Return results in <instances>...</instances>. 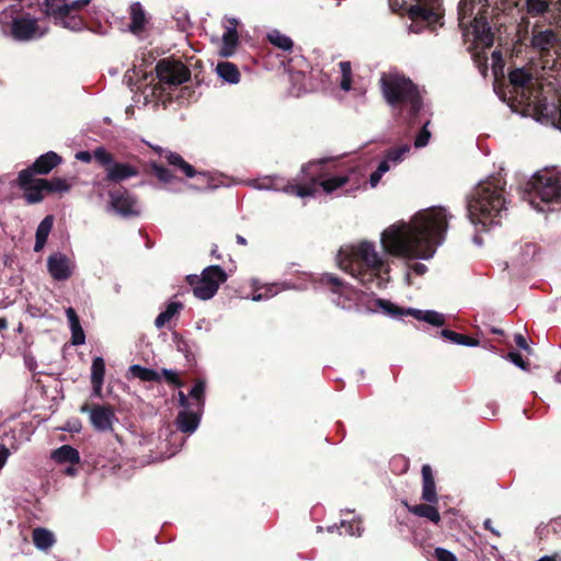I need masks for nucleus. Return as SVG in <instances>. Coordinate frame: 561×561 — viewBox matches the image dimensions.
I'll list each match as a JSON object with an SVG mask.
<instances>
[{"label": "nucleus", "instance_id": "nucleus-26", "mask_svg": "<svg viewBox=\"0 0 561 561\" xmlns=\"http://www.w3.org/2000/svg\"><path fill=\"white\" fill-rule=\"evenodd\" d=\"M105 375V363L104 359L100 356H96L92 360L91 366V383L93 388V396L101 397L102 387L104 382Z\"/></svg>", "mask_w": 561, "mask_h": 561}, {"label": "nucleus", "instance_id": "nucleus-20", "mask_svg": "<svg viewBox=\"0 0 561 561\" xmlns=\"http://www.w3.org/2000/svg\"><path fill=\"white\" fill-rule=\"evenodd\" d=\"M239 21L236 18H226L224 22L225 32L222 34V46L220 54L225 57L231 56L239 43V35L237 27Z\"/></svg>", "mask_w": 561, "mask_h": 561}, {"label": "nucleus", "instance_id": "nucleus-49", "mask_svg": "<svg viewBox=\"0 0 561 561\" xmlns=\"http://www.w3.org/2000/svg\"><path fill=\"white\" fill-rule=\"evenodd\" d=\"M435 557L437 561H457V558L450 551L444 548H436Z\"/></svg>", "mask_w": 561, "mask_h": 561}, {"label": "nucleus", "instance_id": "nucleus-11", "mask_svg": "<svg viewBox=\"0 0 561 561\" xmlns=\"http://www.w3.org/2000/svg\"><path fill=\"white\" fill-rule=\"evenodd\" d=\"M45 13L54 20L55 24L72 32L83 30V20L77 14L69 13V5L66 0H45Z\"/></svg>", "mask_w": 561, "mask_h": 561}, {"label": "nucleus", "instance_id": "nucleus-12", "mask_svg": "<svg viewBox=\"0 0 561 561\" xmlns=\"http://www.w3.org/2000/svg\"><path fill=\"white\" fill-rule=\"evenodd\" d=\"M156 69L160 81L172 85L186 82L191 76L186 66L178 60L162 59L158 62Z\"/></svg>", "mask_w": 561, "mask_h": 561}, {"label": "nucleus", "instance_id": "nucleus-37", "mask_svg": "<svg viewBox=\"0 0 561 561\" xmlns=\"http://www.w3.org/2000/svg\"><path fill=\"white\" fill-rule=\"evenodd\" d=\"M409 511L412 514H414L419 517H424V518L433 522L436 525L440 522V515H439L437 508L432 505L419 504V505L409 507Z\"/></svg>", "mask_w": 561, "mask_h": 561}, {"label": "nucleus", "instance_id": "nucleus-45", "mask_svg": "<svg viewBox=\"0 0 561 561\" xmlns=\"http://www.w3.org/2000/svg\"><path fill=\"white\" fill-rule=\"evenodd\" d=\"M428 125H430V121L425 122L422 129L419 131V134L416 135L415 139H414V147L420 149V148H423L425 146H427L428 141H430V138H431V133L428 130Z\"/></svg>", "mask_w": 561, "mask_h": 561}, {"label": "nucleus", "instance_id": "nucleus-2", "mask_svg": "<svg viewBox=\"0 0 561 561\" xmlns=\"http://www.w3.org/2000/svg\"><path fill=\"white\" fill-rule=\"evenodd\" d=\"M506 182L501 174L480 181L467 196L470 222L480 231L501 224L506 215Z\"/></svg>", "mask_w": 561, "mask_h": 561}, {"label": "nucleus", "instance_id": "nucleus-5", "mask_svg": "<svg viewBox=\"0 0 561 561\" xmlns=\"http://www.w3.org/2000/svg\"><path fill=\"white\" fill-rule=\"evenodd\" d=\"M380 88L387 103L392 107L407 106L411 115H416L422 107V99L416 85L398 72H383Z\"/></svg>", "mask_w": 561, "mask_h": 561}, {"label": "nucleus", "instance_id": "nucleus-55", "mask_svg": "<svg viewBox=\"0 0 561 561\" xmlns=\"http://www.w3.org/2000/svg\"><path fill=\"white\" fill-rule=\"evenodd\" d=\"M409 271H412L416 275H423L427 272V266L423 263H413L409 265Z\"/></svg>", "mask_w": 561, "mask_h": 561}, {"label": "nucleus", "instance_id": "nucleus-30", "mask_svg": "<svg viewBox=\"0 0 561 561\" xmlns=\"http://www.w3.org/2000/svg\"><path fill=\"white\" fill-rule=\"evenodd\" d=\"M53 224H54L53 216H46L37 226L36 233H35V244H34L35 252H39L44 248V245L47 241V238L51 231Z\"/></svg>", "mask_w": 561, "mask_h": 561}, {"label": "nucleus", "instance_id": "nucleus-29", "mask_svg": "<svg viewBox=\"0 0 561 561\" xmlns=\"http://www.w3.org/2000/svg\"><path fill=\"white\" fill-rule=\"evenodd\" d=\"M51 458L58 463L76 465L80 461L79 451L70 445H62L51 453Z\"/></svg>", "mask_w": 561, "mask_h": 561}, {"label": "nucleus", "instance_id": "nucleus-63", "mask_svg": "<svg viewBox=\"0 0 561 561\" xmlns=\"http://www.w3.org/2000/svg\"><path fill=\"white\" fill-rule=\"evenodd\" d=\"M525 249H526V255L530 256V255H534V254H535V250H536V248H535V245H534V244H531V243H527V244L525 245Z\"/></svg>", "mask_w": 561, "mask_h": 561}, {"label": "nucleus", "instance_id": "nucleus-35", "mask_svg": "<svg viewBox=\"0 0 561 561\" xmlns=\"http://www.w3.org/2000/svg\"><path fill=\"white\" fill-rule=\"evenodd\" d=\"M183 309V304L180 301H171L167 305L164 311L160 312L154 320V325L158 329L163 328L173 317L179 314Z\"/></svg>", "mask_w": 561, "mask_h": 561}, {"label": "nucleus", "instance_id": "nucleus-32", "mask_svg": "<svg viewBox=\"0 0 561 561\" xmlns=\"http://www.w3.org/2000/svg\"><path fill=\"white\" fill-rule=\"evenodd\" d=\"M151 170L153 174L158 178V180L164 184H168V190L171 192H180V188H176L174 184L179 183L180 180L175 178L171 171L156 162L151 163Z\"/></svg>", "mask_w": 561, "mask_h": 561}, {"label": "nucleus", "instance_id": "nucleus-15", "mask_svg": "<svg viewBox=\"0 0 561 561\" xmlns=\"http://www.w3.org/2000/svg\"><path fill=\"white\" fill-rule=\"evenodd\" d=\"M277 178H264L251 182V186L260 191H283L287 194H294L298 197L313 196L314 187L289 183L280 186Z\"/></svg>", "mask_w": 561, "mask_h": 561}, {"label": "nucleus", "instance_id": "nucleus-17", "mask_svg": "<svg viewBox=\"0 0 561 561\" xmlns=\"http://www.w3.org/2000/svg\"><path fill=\"white\" fill-rule=\"evenodd\" d=\"M61 163V158L54 151H48L39 156L35 162L21 171V180L26 183L28 178L35 174H48L55 167Z\"/></svg>", "mask_w": 561, "mask_h": 561}, {"label": "nucleus", "instance_id": "nucleus-28", "mask_svg": "<svg viewBox=\"0 0 561 561\" xmlns=\"http://www.w3.org/2000/svg\"><path fill=\"white\" fill-rule=\"evenodd\" d=\"M66 316L69 321V327L71 331V343L73 345H82L85 342V335L83 329L80 324L79 317L76 310L71 307L66 309Z\"/></svg>", "mask_w": 561, "mask_h": 561}, {"label": "nucleus", "instance_id": "nucleus-38", "mask_svg": "<svg viewBox=\"0 0 561 561\" xmlns=\"http://www.w3.org/2000/svg\"><path fill=\"white\" fill-rule=\"evenodd\" d=\"M268 42L284 50V51H290L293 49L294 43L291 38L283 33H280L278 30H272L266 35Z\"/></svg>", "mask_w": 561, "mask_h": 561}, {"label": "nucleus", "instance_id": "nucleus-52", "mask_svg": "<svg viewBox=\"0 0 561 561\" xmlns=\"http://www.w3.org/2000/svg\"><path fill=\"white\" fill-rule=\"evenodd\" d=\"M90 2H91V0H75V1L68 3L69 13L75 14L73 11H77V10L82 9L83 7H87Z\"/></svg>", "mask_w": 561, "mask_h": 561}, {"label": "nucleus", "instance_id": "nucleus-4", "mask_svg": "<svg viewBox=\"0 0 561 561\" xmlns=\"http://www.w3.org/2000/svg\"><path fill=\"white\" fill-rule=\"evenodd\" d=\"M321 283L328 286L332 302L342 309H356L359 312L381 311V306L375 302L383 300L382 298L358 290L332 274H323Z\"/></svg>", "mask_w": 561, "mask_h": 561}, {"label": "nucleus", "instance_id": "nucleus-23", "mask_svg": "<svg viewBox=\"0 0 561 561\" xmlns=\"http://www.w3.org/2000/svg\"><path fill=\"white\" fill-rule=\"evenodd\" d=\"M42 179H34L28 178L26 183H23L21 180V172L19 173V185L24 192V198L28 204H36L39 203L44 195L43 193L46 192V186L39 184Z\"/></svg>", "mask_w": 561, "mask_h": 561}, {"label": "nucleus", "instance_id": "nucleus-46", "mask_svg": "<svg viewBox=\"0 0 561 561\" xmlns=\"http://www.w3.org/2000/svg\"><path fill=\"white\" fill-rule=\"evenodd\" d=\"M93 157L101 165L106 167V169L114 163L113 156L102 147L94 150Z\"/></svg>", "mask_w": 561, "mask_h": 561}, {"label": "nucleus", "instance_id": "nucleus-7", "mask_svg": "<svg viewBox=\"0 0 561 561\" xmlns=\"http://www.w3.org/2000/svg\"><path fill=\"white\" fill-rule=\"evenodd\" d=\"M392 11L407 13L412 20L411 30L419 32L416 27L420 23H425L430 27L440 25L443 9L440 0H389Z\"/></svg>", "mask_w": 561, "mask_h": 561}, {"label": "nucleus", "instance_id": "nucleus-8", "mask_svg": "<svg viewBox=\"0 0 561 561\" xmlns=\"http://www.w3.org/2000/svg\"><path fill=\"white\" fill-rule=\"evenodd\" d=\"M16 12L15 5H12L0 14V25L3 34H10L18 42H28L46 34V30H39L35 18L31 15L13 16V13Z\"/></svg>", "mask_w": 561, "mask_h": 561}, {"label": "nucleus", "instance_id": "nucleus-31", "mask_svg": "<svg viewBox=\"0 0 561 561\" xmlns=\"http://www.w3.org/2000/svg\"><path fill=\"white\" fill-rule=\"evenodd\" d=\"M34 546L42 551H47L55 543V535L46 528H35L32 534Z\"/></svg>", "mask_w": 561, "mask_h": 561}, {"label": "nucleus", "instance_id": "nucleus-53", "mask_svg": "<svg viewBox=\"0 0 561 561\" xmlns=\"http://www.w3.org/2000/svg\"><path fill=\"white\" fill-rule=\"evenodd\" d=\"M90 2H91V0H75V1L68 3L69 13L75 14L73 11H77V10L82 9L83 7H87Z\"/></svg>", "mask_w": 561, "mask_h": 561}, {"label": "nucleus", "instance_id": "nucleus-64", "mask_svg": "<svg viewBox=\"0 0 561 561\" xmlns=\"http://www.w3.org/2000/svg\"><path fill=\"white\" fill-rule=\"evenodd\" d=\"M492 59H493V61H494V62H499V61H501V60H502V54H501V51H499V50H494V51L492 53Z\"/></svg>", "mask_w": 561, "mask_h": 561}, {"label": "nucleus", "instance_id": "nucleus-43", "mask_svg": "<svg viewBox=\"0 0 561 561\" xmlns=\"http://www.w3.org/2000/svg\"><path fill=\"white\" fill-rule=\"evenodd\" d=\"M39 184L46 186V192L66 193L70 190V185L61 178L44 179L41 180Z\"/></svg>", "mask_w": 561, "mask_h": 561}, {"label": "nucleus", "instance_id": "nucleus-61", "mask_svg": "<svg viewBox=\"0 0 561 561\" xmlns=\"http://www.w3.org/2000/svg\"><path fill=\"white\" fill-rule=\"evenodd\" d=\"M196 329L197 330H203L205 329V331H210V325L209 323L205 320V319H201L196 322Z\"/></svg>", "mask_w": 561, "mask_h": 561}, {"label": "nucleus", "instance_id": "nucleus-50", "mask_svg": "<svg viewBox=\"0 0 561 561\" xmlns=\"http://www.w3.org/2000/svg\"><path fill=\"white\" fill-rule=\"evenodd\" d=\"M322 162L321 161H318V162H309L308 164H305L302 165L301 168V173L302 174H307L309 175L310 174V180L312 183L316 182V174L313 173V169L317 168L318 165H320Z\"/></svg>", "mask_w": 561, "mask_h": 561}, {"label": "nucleus", "instance_id": "nucleus-3", "mask_svg": "<svg viewBox=\"0 0 561 561\" xmlns=\"http://www.w3.org/2000/svg\"><path fill=\"white\" fill-rule=\"evenodd\" d=\"M524 198L539 213L561 210V170L543 169L526 184Z\"/></svg>", "mask_w": 561, "mask_h": 561}, {"label": "nucleus", "instance_id": "nucleus-57", "mask_svg": "<svg viewBox=\"0 0 561 561\" xmlns=\"http://www.w3.org/2000/svg\"><path fill=\"white\" fill-rule=\"evenodd\" d=\"M9 455H10L9 449L3 444H0V470L5 465V462L9 458Z\"/></svg>", "mask_w": 561, "mask_h": 561}, {"label": "nucleus", "instance_id": "nucleus-21", "mask_svg": "<svg viewBox=\"0 0 561 561\" xmlns=\"http://www.w3.org/2000/svg\"><path fill=\"white\" fill-rule=\"evenodd\" d=\"M473 42L477 47L482 49L489 48L493 45V33L484 16H474L472 23Z\"/></svg>", "mask_w": 561, "mask_h": 561}, {"label": "nucleus", "instance_id": "nucleus-22", "mask_svg": "<svg viewBox=\"0 0 561 561\" xmlns=\"http://www.w3.org/2000/svg\"><path fill=\"white\" fill-rule=\"evenodd\" d=\"M410 151L411 146L408 144L389 148L383 152L382 159L379 163L386 165L387 171L389 172L390 170L401 164L407 159Z\"/></svg>", "mask_w": 561, "mask_h": 561}, {"label": "nucleus", "instance_id": "nucleus-25", "mask_svg": "<svg viewBox=\"0 0 561 561\" xmlns=\"http://www.w3.org/2000/svg\"><path fill=\"white\" fill-rule=\"evenodd\" d=\"M138 171L128 163L114 162L106 169V179L113 182H122L126 179L136 176Z\"/></svg>", "mask_w": 561, "mask_h": 561}, {"label": "nucleus", "instance_id": "nucleus-41", "mask_svg": "<svg viewBox=\"0 0 561 561\" xmlns=\"http://www.w3.org/2000/svg\"><path fill=\"white\" fill-rule=\"evenodd\" d=\"M129 374L133 377L138 378L142 381H159L160 380V376H159L158 371L150 369V368L142 367L138 364H134L129 367Z\"/></svg>", "mask_w": 561, "mask_h": 561}, {"label": "nucleus", "instance_id": "nucleus-54", "mask_svg": "<svg viewBox=\"0 0 561 561\" xmlns=\"http://www.w3.org/2000/svg\"><path fill=\"white\" fill-rule=\"evenodd\" d=\"M179 403L181 407L184 408V410H192L195 409L193 403L191 402L188 396H186L184 392H179Z\"/></svg>", "mask_w": 561, "mask_h": 561}, {"label": "nucleus", "instance_id": "nucleus-9", "mask_svg": "<svg viewBox=\"0 0 561 561\" xmlns=\"http://www.w3.org/2000/svg\"><path fill=\"white\" fill-rule=\"evenodd\" d=\"M227 280L226 272L219 265H210L203 270L199 276L188 275L187 282L193 294L201 300L213 298L221 284Z\"/></svg>", "mask_w": 561, "mask_h": 561}, {"label": "nucleus", "instance_id": "nucleus-18", "mask_svg": "<svg viewBox=\"0 0 561 561\" xmlns=\"http://www.w3.org/2000/svg\"><path fill=\"white\" fill-rule=\"evenodd\" d=\"M82 412L88 411L90 422L93 427L100 432L113 431V424L117 420L114 410L105 405H95L91 409L83 407Z\"/></svg>", "mask_w": 561, "mask_h": 561}, {"label": "nucleus", "instance_id": "nucleus-16", "mask_svg": "<svg viewBox=\"0 0 561 561\" xmlns=\"http://www.w3.org/2000/svg\"><path fill=\"white\" fill-rule=\"evenodd\" d=\"M531 47L541 56L552 57L561 48V41L552 30H534Z\"/></svg>", "mask_w": 561, "mask_h": 561}, {"label": "nucleus", "instance_id": "nucleus-39", "mask_svg": "<svg viewBox=\"0 0 561 561\" xmlns=\"http://www.w3.org/2000/svg\"><path fill=\"white\" fill-rule=\"evenodd\" d=\"M352 174H354L353 171L350 172L348 174L329 178L327 180L321 181L320 186L323 188L325 193H332L346 185L351 181Z\"/></svg>", "mask_w": 561, "mask_h": 561}, {"label": "nucleus", "instance_id": "nucleus-58", "mask_svg": "<svg viewBox=\"0 0 561 561\" xmlns=\"http://www.w3.org/2000/svg\"><path fill=\"white\" fill-rule=\"evenodd\" d=\"M76 159L89 163L92 160V154L89 151H79L76 153Z\"/></svg>", "mask_w": 561, "mask_h": 561}, {"label": "nucleus", "instance_id": "nucleus-6", "mask_svg": "<svg viewBox=\"0 0 561 561\" xmlns=\"http://www.w3.org/2000/svg\"><path fill=\"white\" fill-rule=\"evenodd\" d=\"M508 81V91L504 93L496 91V93L514 112L527 115L538 99L536 79L524 68H517L510 72Z\"/></svg>", "mask_w": 561, "mask_h": 561}, {"label": "nucleus", "instance_id": "nucleus-13", "mask_svg": "<svg viewBox=\"0 0 561 561\" xmlns=\"http://www.w3.org/2000/svg\"><path fill=\"white\" fill-rule=\"evenodd\" d=\"M108 210L122 217L137 216L140 213L136 197L125 188L110 192Z\"/></svg>", "mask_w": 561, "mask_h": 561}, {"label": "nucleus", "instance_id": "nucleus-27", "mask_svg": "<svg viewBox=\"0 0 561 561\" xmlns=\"http://www.w3.org/2000/svg\"><path fill=\"white\" fill-rule=\"evenodd\" d=\"M285 289H293L289 283L282 284H266L262 287H255L251 297L253 301L267 300L276 296L279 291Z\"/></svg>", "mask_w": 561, "mask_h": 561}, {"label": "nucleus", "instance_id": "nucleus-62", "mask_svg": "<svg viewBox=\"0 0 561 561\" xmlns=\"http://www.w3.org/2000/svg\"><path fill=\"white\" fill-rule=\"evenodd\" d=\"M483 526H484L485 529L490 530L495 536H500V533L495 528L492 527V520L490 518H486L483 522Z\"/></svg>", "mask_w": 561, "mask_h": 561}, {"label": "nucleus", "instance_id": "nucleus-42", "mask_svg": "<svg viewBox=\"0 0 561 561\" xmlns=\"http://www.w3.org/2000/svg\"><path fill=\"white\" fill-rule=\"evenodd\" d=\"M341 79L339 82L340 88L348 92L352 90V66L350 61H340L339 62Z\"/></svg>", "mask_w": 561, "mask_h": 561}, {"label": "nucleus", "instance_id": "nucleus-44", "mask_svg": "<svg viewBox=\"0 0 561 561\" xmlns=\"http://www.w3.org/2000/svg\"><path fill=\"white\" fill-rule=\"evenodd\" d=\"M422 499L427 503H436L438 497L436 493L435 481L423 482Z\"/></svg>", "mask_w": 561, "mask_h": 561}, {"label": "nucleus", "instance_id": "nucleus-60", "mask_svg": "<svg viewBox=\"0 0 561 561\" xmlns=\"http://www.w3.org/2000/svg\"><path fill=\"white\" fill-rule=\"evenodd\" d=\"M515 343H516V345L518 347H520L523 350H527L528 348V344L526 342V339L522 334L515 335Z\"/></svg>", "mask_w": 561, "mask_h": 561}, {"label": "nucleus", "instance_id": "nucleus-14", "mask_svg": "<svg viewBox=\"0 0 561 561\" xmlns=\"http://www.w3.org/2000/svg\"><path fill=\"white\" fill-rule=\"evenodd\" d=\"M152 149L163 157L169 164L179 169L186 178L198 176L205 180L207 188H213L215 185L210 184L211 178L208 172H197L192 164L186 162L183 157L176 152L163 149L162 147L154 146Z\"/></svg>", "mask_w": 561, "mask_h": 561}, {"label": "nucleus", "instance_id": "nucleus-34", "mask_svg": "<svg viewBox=\"0 0 561 561\" xmlns=\"http://www.w3.org/2000/svg\"><path fill=\"white\" fill-rule=\"evenodd\" d=\"M205 380H197L188 393V398L195 408L194 410L202 413L204 411L205 405Z\"/></svg>", "mask_w": 561, "mask_h": 561}, {"label": "nucleus", "instance_id": "nucleus-59", "mask_svg": "<svg viewBox=\"0 0 561 561\" xmlns=\"http://www.w3.org/2000/svg\"><path fill=\"white\" fill-rule=\"evenodd\" d=\"M162 374L167 377V379L170 381V382H178V376H176V373L171 370V369H162Z\"/></svg>", "mask_w": 561, "mask_h": 561}, {"label": "nucleus", "instance_id": "nucleus-33", "mask_svg": "<svg viewBox=\"0 0 561 561\" xmlns=\"http://www.w3.org/2000/svg\"><path fill=\"white\" fill-rule=\"evenodd\" d=\"M216 72L224 81L230 84H236L240 81V72L238 68L231 62H218Z\"/></svg>", "mask_w": 561, "mask_h": 561}, {"label": "nucleus", "instance_id": "nucleus-24", "mask_svg": "<svg viewBox=\"0 0 561 561\" xmlns=\"http://www.w3.org/2000/svg\"><path fill=\"white\" fill-rule=\"evenodd\" d=\"M202 414V412L195 411L194 409L179 412L175 420L178 428L182 433H194L199 425Z\"/></svg>", "mask_w": 561, "mask_h": 561}, {"label": "nucleus", "instance_id": "nucleus-10", "mask_svg": "<svg viewBox=\"0 0 561 561\" xmlns=\"http://www.w3.org/2000/svg\"><path fill=\"white\" fill-rule=\"evenodd\" d=\"M375 304L381 306V312L386 316L399 319L403 316H412L419 321H424L434 327H443L446 322L445 316L434 310H420L414 308H400L390 300H378Z\"/></svg>", "mask_w": 561, "mask_h": 561}, {"label": "nucleus", "instance_id": "nucleus-48", "mask_svg": "<svg viewBox=\"0 0 561 561\" xmlns=\"http://www.w3.org/2000/svg\"><path fill=\"white\" fill-rule=\"evenodd\" d=\"M387 172H388L387 167L379 163L377 169L369 175L368 183H369L370 187L375 188L379 184L381 178Z\"/></svg>", "mask_w": 561, "mask_h": 561}, {"label": "nucleus", "instance_id": "nucleus-40", "mask_svg": "<svg viewBox=\"0 0 561 561\" xmlns=\"http://www.w3.org/2000/svg\"><path fill=\"white\" fill-rule=\"evenodd\" d=\"M440 335L444 339H446L449 342H451L453 344L471 346V347H474V346L479 345V341L478 340L469 337V336H466V335H462V334H459V333L454 332V331L448 330V329L442 330L440 331Z\"/></svg>", "mask_w": 561, "mask_h": 561}, {"label": "nucleus", "instance_id": "nucleus-1", "mask_svg": "<svg viewBox=\"0 0 561 561\" xmlns=\"http://www.w3.org/2000/svg\"><path fill=\"white\" fill-rule=\"evenodd\" d=\"M450 218L444 207L420 210L409 221L399 220L381 231L383 253L373 241L362 240L340 249L337 265L360 284L382 288L389 282L391 270L387 256L431 260L445 242Z\"/></svg>", "mask_w": 561, "mask_h": 561}, {"label": "nucleus", "instance_id": "nucleus-56", "mask_svg": "<svg viewBox=\"0 0 561 561\" xmlns=\"http://www.w3.org/2000/svg\"><path fill=\"white\" fill-rule=\"evenodd\" d=\"M422 480L425 481H434L432 468L430 465H424L422 467Z\"/></svg>", "mask_w": 561, "mask_h": 561}, {"label": "nucleus", "instance_id": "nucleus-51", "mask_svg": "<svg viewBox=\"0 0 561 561\" xmlns=\"http://www.w3.org/2000/svg\"><path fill=\"white\" fill-rule=\"evenodd\" d=\"M507 358L517 367L525 369V362L522 357V355L517 352H510L507 354Z\"/></svg>", "mask_w": 561, "mask_h": 561}, {"label": "nucleus", "instance_id": "nucleus-36", "mask_svg": "<svg viewBox=\"0 0 561 561\" xmlns=\"http://www.w3.org/2000/svg\"><path fill=\"white\" fill-rule=\"evenodd\" d=\"M130 19L131 23L129 30L131 33L137 34L144 28L147 22L145 11L139 2H135L130 5Z\"/></svg>", "mask_w": 561, "mask_h": 561}, {"label": "nucleus", "instance_id": "nucleus-19", "mask_svg": "<svg viewBox=\"0 0 561 561\" xmlns=\"http://www.w3.org/2000/svg\"><path fill=\"white\" fill-rule=\"evenodd\" d=\"M73 262L64 253L57 252L48 256L47 270L55 280H67L73 273Z\"/></svg>", "mask_w": 561, "mask_h": 561}, {"label": "nucleus", "instance_id": "nucleus-47", "mask_svg": "<svg viewBox=\"0 0 561 561\" xmlns=\"http://www.w3.org/2000/svg\"><path fill=\"white\" fill-rule=\"evenodd\" d=\"M341 527L345 529V533L350 536H360L363 533V527L360 520L353 522H341Z\"/></svg>", "mask_w": 561, "mask_h": 561}]
</instances>
